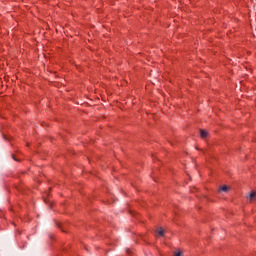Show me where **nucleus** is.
<instances>
[{
    "label": "nucleus",
    "instance_id": "f257e3e1",
    "mask_svg": "<svg viewBox=\"0 0 256 256\" xmlns=\"http://www.w3.org/2000/svg\"><path fill=\"white\" fill-rule=\"evenodd\" d=\"M209 135V133H207V131L205 130H200V137L202 139H207V136Z\"/></svg>",
    "mask_w": 256,
    "mask_h": 256
},
{
    "label": "nucleus",
    "instance_id": "f03ea898",
    "mask_svg": "<svg viewBox=\"0 0 256 256\" xmlns=\"http://www.w3.org/2000/svg\"><path fill=\"white\" fill-rule=\"evenodd\" d=\"M255 197H256V193L252 191V192L247 196V199H249V201H253V199H255Z\"/></svg>",
    "mask_w": 256,
    "mask_h": 256
},
{
    "label": "nucleus",
    "instance_id": "7ed1b4c3",
    "mask_svg": "<svg viewBox=\"0 0 256 256\" xmlns=\"http://www.w3.org/2000/svg\"><path fill=\"white\" fill-rule=\"evenodd\" d=\"M156 233H158V235H159L160 237H163V236L165 235V230H163V228H159V229L156 231Z\"/></svg>",
    "mask_w": 256,
    "mask_h": 256
},
{
    "label": "nucleus",
    "instance_id": "20e7f679",
    "mask_svg": "<svg viewBox=\"0 0 256 256\" xmlns=\"http://www.w3.org/2000/svg\"><path fill=\"white\" fill-rule=\"evenodd\" d=\"M219 191H223L224 193H227V191H229V187L224 185V186H221Z\"/></svg>",
    "mask_w": 256,
    "mask_h": 256
},
{
    "label": "nucleus",
    "instance_id": "39448f33",
    "mask_svg": "<svg viewBox=\"0 0 256 256\" xmlns=\"http://www.w3.org/2000/svg\"><path fill=\"white\" fill-rule=\"evenodd\" d=\"M174 256H183V253L181 251H178L174 254Z\"/></svg>",
    "mask_w": 256,
    "mask_h": 256
},
{
    "label": "nucleus",
    "instance_id": "423d86ee",
    "mask_svg": "<svg viewBox=\"0 0 256 256\" xmlns=\"http://www.w3.org/2000/svg\"><path fill=\"white\" fill-rule=\"evenodd\" d=\"M12 158L14 159V161H17V159L15 158V156H14V155H12Z\"/></svg>",
    "mask_w": 256,
    "mask_h": 256
}]
</instances>
